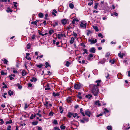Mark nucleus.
Listing matches in <instances>:
<instances>
[{
    "mask_svg": "<svg viewBox=\"0 0 130 130\" xmlns=\"http://www.w3.org/2000/svg\"><path fill=\"white\" fill-rule=\"evenodd\" d=\"M92 91L93 94L95 96L98 95V87L96 85H94L92 89Z\"/></svg>",
    "mask_w": 130,
    "mask_h": 130,
    "instance_id": "1",
    "label": "nucleus"
},
{
    "mask_svg": "<svg viewBox=\"0 0 130 130\" xmlns=\"http://www.w3.org/2000/svg\"><path fill=\"white\" fill-rule=\"evenodd\" d=\"M87 23L85 21H83L80 24V27L81 28H86Z\"/></svg>",
    "mask_w": 130,
    "mask_h": 130,
    "instance_id": "2",
    "label": "nucleus"
},
{
    "mask_svg": "<svg viewBox=\"0 0 130 130\" xmlns=\"http://www.w3.org/2000/svg\"><path fill=\"white\" fill-rule=\"evenodd\" d=\"M88 41L90 42L91 44H93L97 42V40L96 39H94L93 38L89 39H88Z\"/></svg>",
    "mask_w": 130,
    "mask_h": 130,
    "instance_id": "3",
    "label": "nucleus"
},
{
    "mask_svg": "<svg viewBox=\"0 0 130 130\" xmlns=\"http://www.w3.org/2000/svg\"><path fill=\"white\" fill-rule=\"evenodd\" d=\"M81 87V85L79 84H75L74 85V88L76 89H80Z\"/></svg>",
    "mask_w": 130,
    "mask_h": 130,
    "instance_id": "4",
    "label": "nucleus"
},
{
    "mask_svg": "<svg viewBox=\"0 0 130 130\" xmlns=\"http://www.w3.org/2000/svg\"><path fill=\"white\" fill-rule=\"evenodd\" d=\"M129 124H127L123 125V129L127 130L130 127H128V126H129Z\"/></svg>",
    "mask_w": 130,
    "mask_h": 130,
    "instance_id": "5",
    "label": "nucleus"
},
{
    "mask_svg": "<svg viewBox=\"0 0 130 130\" xmlns=\"http://www.w3.org/2000/svg\"><path fill=\"white\" fill-rule=\"evenodd\" d=\"M125 54L124 53H121V52L119 53H118V56L121 58H123V56H124Z\"/></svg>",
    "mask_w": 130,
    "mask_h": 130,
    "instance_id": "6",
    "label": "nucleus"
},
{
    "mask_svg": "<svg viewBox=\"0 0 130 130\" xmlns=\"http://www.w3.org/2000/svg\"><path fill=\"white\" fill-rule=\"evenodd\" d=\"M57 37L59 39H61L63 37V35L62 34H58L57 35Z\"/></svg>",
    "mask_w": 130,
    "mask_h": 130,
    "instance_id": "7",
    "label": "nucleus"
},
{
    "mask_svg": "<svg viewBox=\"0 0 130 130\" xmlns=\"http://www.w3.org/2000/svg\"><path fill=\"white\" fill-rule=\"evenodd\" d=\"M90 112L88 110H86L85 114L88 116L89 117H90Z\"/></svg>",
    "mask_w": 130,
    "mask_h": 130,
    "instance_id": "8",
    "label": "nucleus"
},
{
    "mask_svg": "<svg viewBox=\"0 0 130 130\" xmlns=\"http://www.w3.org/2000/svg\"><path fill=\"white\" fill-rule=\"evenodd\" d=\"M61 22L63 24L65 25L67 23V20L66 19H63L61 20Z\"/></svg>",
    "mask_w": 130,
    "mask_h": 130,
    "instance_id": "9",
    "label": "nucleus"
},
{
    "mask_svg": "<svg viewBox=\"0 0 130 130\" xmlns=\"http://www.w3.org/2000/svg\"><path fill=\"white\" fill-rule=\"evenodd\" d=\"M53 95L54 97L58 96L59 95V93L58 92L55 93L54 92L53 93Z\"/></svg>",
    "mask_w": 130,
    "mask_h": 130,
    "instance_id": "10",
    "label": "nucleus"
},
{
    "mask_svg": "<svg viewBox=\"0 0 130 130\" xmlns=\"http://www.w3.org/2000/svg\"><path fill=\"white\" fill-rule=\"evenodd\" d=\"M90 52L91 53H94L95 52V49L94 47H92L90 48Z\"/></svg>",
    "mask_w": 130,
    "mask_h": 130,
    "instance_id": "11",
    "label": "nucleus"
},
{
    "mask_svg": "<svg viewBox=\"0 0 130 130\" xmlns=\"http://www.w3.org/2000/svg\"><path fill=\"white\" fill-rule=\"evenodd\" d=\"M67 101L68 102L70 103L71 102L72 100L71 97H69L67 98Z\"/></svg>",
    "mask_w": 130,
    "mask_h": 130,
    "instance_id": "12",
    "label": "nucleus"
},
{
    "mask_svg": "<svg viewBox=\"0 0 130 130\" xmlns=\"http://www.w3.org/2000/svg\"><path fill=\"white\" fill-rule=\"evenodd\" d=\"M27 74V73L25 70H23L22 72V75L23 76H24Z\"/></svg>",
    "mask_w": 130,
    "mask_h": 130,
    "instance_id": "13",
    "label": "nucleus"
},
{
    "mask_svg": "<svg viewBox=\"0 0 130 130\" xmlns=\"http://www.w3.org/2000/svg\"><path fill=\"white\" fill-rule=\"evenodd\" d=\"M75 38L74 37H72L71 39V40H70V42L71 44H72L74 42V39Z\"/></svg>",
    "mask_w": 130,
    "mask_h": 130,
    "instance_id": "14",
    "label": "nucleus"
},
{
    "mask_svg": "<svg viewBox=\"0 0 130 130\" xmlns=\"http://www.w3.org/2000/svg\"><path fill=\"white\" fill-rule=\"evenodd\" d=\"M8 94L10 96H11L13 94V92L12 91L10 90L8 92Z\"/></svg>",
    "mask_w": 130,
    "mask_h": 130,
    "instance_id": "15",
    "label": "nucleus"
},
{
    "mask_svg": "<svg viewBox=\"0 0 130 130\" xmlns=\"http://www.w3.org/2000/svg\"><path fill=\"white\" fill-rule=\"evenodd\" d=\"M99 101L98 100L96 101H95V104L96 105H98L99 106H100L101 105V104L99 103Z\"/></svg>",
    "mask_w": 130,
    "mask_h": 130,
    "instance_id": "16",
    "label": "nucleus"
},
{
    "mask_svg": "<svg viewBox=\"0 0 130 130\" xmlns=\"http://www.w3.org/2000/svg\"><path fill=\"white\" fill-rule=\"evenodd\" d=\"M57 13V11L55 9H54L53 10V11L52 12V14L54 15V16H56V13Z\"/></svg>",
    "mask_w": 130,
    "mask_h": 130,
    "instance_id": "17",
    "label": "nucleus"
},
{
    "mask_svg": "<svg viewBox=\"0 0 130 130\" xmlns=\"http://www.w3.org/2000/svg\"><path fill=\"white\" fill-rule=\"evenodd\" d=\"M39 17L40 18H42L43 17V14L41 12H40L38 14Z\"/></svg>",
    "mask_w": 130,
    "mask_h": 130,
    "instance_id": "18",
    "label": "nucleus"
},
{
    "mask_svg": "<svg viewBox=\"0 0 130 130\" xmlns=\"http://www.w3.org/2000/svg\"><path fill=\"white\" fill-rule=\"evenodd\" d=\"M93 56L92 54H91L89 55L88 57V60H90L91 58L93 57Z\"/></svg>",
    "mask_w": 130,
    "mask_h": 130,
    "instance_id": "19",
    "label": "nucleus"
},
{
    "mask_svg": "<svg viewBox=\"0 0 130 130\" xmlns=\"http://www.w3.org/2000/svg\"><path fill=\"white\" fill-rule=\"evenodd\" d=\"M12 123V120H10L9 121H7L6 122V124H11Z\"/></svg>",
    "mask_w": 130,
    "mask_h": 130,
    "instance_id": "20",
    "label": "nucleus"
},
{
    "mask_svg": "<svg viewBox=\"0 0 130 130\" xmlns=\"http://www.w3.org/2000/svg\"><path fill=\"white\" fill-rule=\"evenodd\" d=\"M73 115V113L69 112L68 113L67 116L69 118H70Z\"/></svg>",
    "mask_w": 130,
    "mask_h": 130,
    "instance_id": "21",
    "label": "nucleus"
},
{
    "mask_svg": "<svg viewBox=\"0 0 130 130\" xmlns=\"http://www.w3.org/2000/svg\"><path fill=\"white\" fill-rule=\"evenodd\" d=\"M37 80V79L36 78H34V77H32L31 79H30V81L32 82H36Z\"/></svg>",
    "mask_w": 130,
    "mask_h": 130,
    "instance_id": "22",
    "label": "nucleus"
},
{
    "mask_svg": "<svg viewBox=\"0 0 130 130\" xmlns=\"http://www.w3.org/2000/svg\"><path fill=\"white\" fill-rule=\"evenodd\" d=\"M69 6V7L72 9H73L74 7V5L72 3L70 4Z\"/></svg>",
    "mask_w": 130,
    "mask_h": 130,
    "instance_id": "23",
    "label": "nucleus"
},
{
    "mask_svg": "<svg viewBox=\"0 0 130 130\" xmlns=\"http://www.w3.org/2000/svg\"><path fill=\"white\" fill-rule=\"evenodd\" d=\"M92 96L91 94H89L88 95H86V97L87 98H88L89 99H90Z\"/></svg>",
    "mask_w": 130,
    "mask_h": 130,
    "instance_id": "24",
    "label": "nucleus"
},
{
    "mask_svg": "<svg viewBox=\"0 0 130 130\" xmlns=\"http://www.w3.org/2000/svg\"><path fill=\"white\" fill-rule=\"evenodd\" d=\"M36 116V115H34L33 114H32L31 116L30 117V118L31 119H33Z\"/></svg>",
    "mask_w": 130,
    "mask_h": 130,
    "instance_id": "25",
    "label": "nucleus"
},
{
    "mask_svg": "<svg viewBox=\"0 0 130 130\" xmlns=\"http://www.w3.org/2000/svg\"><path fill=\"white\" fill-rule=\"evenodd\" d=\"M1 73L2 75H6L7 74V72H6L5 73L3 71H2L1 72Z\"/></svg>",
    "mask_w": 130,
    "mask_h": 130,
    "instance_id": "26",
    "label": "nucleus"
},
{
    "mask_svg": "<svg viewBox=\"0 0 130 130\" xmlns=\"http://www.w3.org/2000/svg\"><path fill=\"white\" fill-rule=\"evenodd\" d=\"M53 33H54V31L52 29L50 30L49 31V33L50 35H51Z\"/></svg>",
    "mask_w": 130,
    "mask_h": 130,
    "instance_id": "27",
    "label": "nucleus"
},
{
    "mask_svg": "<svg viewBox=\"0 0 130 130\" xmlns=\"http://www.w3.org/2000/svg\"><path fill=\"white\" fill-rule=\"evenodd\" d=\"M58 22H55L54 23H53V27H55L56 26H58Z\"/></svg>",
    "mask_w": 130,
    "mask_h": 130,
    "instance_id": "28",
    "label": "nucleus"
},
{
    "mask_svg": "<svg viewBox=\"0 0 130 130\" xmlns=\"http://www.w3.org/2000/svg\"><path fill=\"white\" fill-rule=\"evenodd\" d=\"M4 121L3 120L1 119H0V125H2L4 123Z\"/></svg>",
    "mask_w": 130,
    "mask_h": 130,
    "instance_id": "29",
    "label": "nucleus"
},
{
    "mask_svg": "<svg viewBox=\"0 0 130 130\" xmlns=\"http://www.w3.org/2000/svg\"><path fill=\"white\" fill-rule=\"evenodd\" d=\"M59 110L60 111V113H62L63 111V110L62 109V107L61 106H60L59 107Z\"/></svg>",
    "mask_w": 130,
    "mask_h": 130,
    "instance_id": "30",
    "label": "nucleus"
},
{
    "mask_svg": "<svg viewBox=\"0 0 130 130\" xmlns=\"http://www.w3.org/2000/svg\"><path fill=\"white\" fill-rule=\"evenodd\" d=\"M81 93L80 92H78V95H77V97L79 99H81L82 98V97L81 96Z\"/></svg>",
    "mask_w": 130,
    "mask_h": 130,
    "instance_id": "31",
    "label": "nucleus"
},
{
    "mask_svg": "<svg viewBox=\"0 0 130 130\" xmlns=\"http://www.w3.org/2000/svg\"><path fill=\"white\" fill-rule=\"evenodd\" d=\"M109 111L108 110H107V108H105L104 109V113L106 114Z\"/></svg>",
    "mask_w": 130,
    "mask_h": 130,
    "instance_id": "32",
    "label": "nucleus"
},
{
    "mask_svg": "<svg viewBox=\"0 0 130 130\" xmlns=\"http://www.w3.org/2000/svg\"><path fill=\"white\" fill-rule=\"evenodd\" d=\"M80 113L82 114L84 116H85V114L83 112V110L82 108H80Z\"/></svg>",
    "mask_w": 130,
    "mask_h": 130,
    "instance_id": "33",
    "label": "nucleus"
},
{
    "mask_svg": "<svg viewBox=\"0 0 130 130\" xmlns=\"http://www.w3.org/2000/svg\"><path fill=\"white\" fill-rule=\"evenodd\" d=\"M45 65H44V66H45L46 68H47L49 66H50V65H49V64L48 62H46L45 63Z\"/></svg>",
    "mask_w": 130,
    "mask_h": 130,
    "instance_id": "34",
    "label": "nucleus"
},
{
    "mask_svg": "<svg viewBox=\"0 0 130 130\" xmlns=\"http://www.w3.org/2000/svg\"><path fill=\"white\" fill-rule=\"evenodd\" d=\"M7 93L6 92L4 93L3 94H2V96H3L4 98H6V95H7Z\"/></svg>",
    "mask_w": 130,
    "mask_h": 130,
    "instance_id": "35",
    "label": "nucleus"
},
{
    "mask_svg": "<svg viewBox=\"0 0 130 130\" xmlns=\"http://www.w3.org/2000/svg\"><path fill=\"white\" fill-rule=\"evenodd\" d=\"M93 28L96 31H98V27L97 26H93Z\"/></svg>",
    "mask_w": 130,
    "mask_h": 130,
    "instance_id": "36",
    "label": "nucleus"
},
{
    "mask_svg": "<svg viewBox=\"0 0 130 130\" xmlns=\"http://www.w3.org/2000/svg\"><path fill=\"white\" fill-rule=\"evenodd\" d=\"M90 2L88 3V5L90 6L91 5L93 4V1L92 0H90Z\"/></svg>",
    "mask_w": 130,
    "mask_h": 130,
    "instance_id": "37",
    "label": "nucleus"
},
{
    "mask_svg": "<svg viewBox=\"0 0 130 130\" xmlns=\"http://www.w3.org/2000/svg\"><path fill=\"white\" fill-rule=\"evenodd\" d=\"M83 120H84L86 122H88L89 121V119L88 118H86L85 117H84L83 118Z\"/></svg>",
    "mask_w": 130,
    "mask_h": 130,
    "instance_id": "38",
    "label": "nucleus"
},
{
    "mask_svg": "<svg viewBox=\"0 0 130 130\" xmlns=\"http://www.w3.org/2000/svg\"><path fill=\"white\" fill-rule=\"evenodd\" d=\"M73 35L74 36L75 38H77V34L75 33L74 32V31L73 32Z\"/></svg>",
    "mask_w": 130,
    "mask_h": 130,
    "instance_id": "39",
    "label": "nucleus"
},
{
    "mask_svg": "<svg viewBox=\"0 0 130 130\" xmlns=\"http://www.w3.org/2000/svg\"><path fill=\"white\" fill-rule=\"evenodd\" d=\"M4 62L5 64H7L8 61L6 59H4Z\"/></svg>",
    "mask_w": 130,
    "mask_h": 130,
    "instance_id": "40",
    "label": "nucleus"
},
{
    "mask_svg": "<svg viewBox=\"0 0 130 130\" xmlns=\"http://www.w3.org/2000/svg\"><path fill=\"white\" fill-rule=\"evenodd\" d=\"M98 36L99 37H100L102 38L103 37V36L101 33L98 34Z\"/></svg>",
    "mask_w": 130,
    "mask_h": 130,
    "instance_id": "41",
    "label": "nucleus"
},
{
    "mask_svg": "<svg viewBox=\"0 0 130 130\" xmlns=\"http://www.w3.org/2000/svg\"><path fill=\"white\" fill-rule=\"evenodd\" d=\"M107 128L108 130H111L112 128L111 126H108L107 127Z\"/></svg>",
    "mask_w": 130,
    "mask_h": 130,
    "instance_id": "42",
    "label": "nucleus"
},
{
    "mask_svg": "<svg viewBox=\"0 0 130 130\" xmlns=\"http://www.w3.org/2000/svg\"><path fill=\"white\" fill-rule=\"evenodd\" d=\"M53 112H52V111H51L49 113V114H48V116H53Z\"/></svg>",
    "mask_w": 130,
    "mask_h": 130,
    "instance_id": "43",
    "label": "nucleus"
},
{
    "mask_svg": "<svg viewBox=\"0 0 130 130\" xmlns=\"http://www.w3.org/2000/svg\"><path fill=\"white\" fill-rule=\"evenodd\" d=\"M66 128V127L63 125H61L60 126V128L61 129H65Z\"/></svg>",
    "mask_w": 130,
    "mask_h": 130,
    "instance_id": "44",
    "label": "nucleus"
},
{
    "mask_svg": "<svg viewBox=\"0 0 130 130\" xmlns=\"http://www.w3.org/2000/svg\"><path fill=\"white\" fill-rule=\"evenodd\" d=\"M48 102L47 101H46L45 103L44 104V105L46 107H47L48 106Z\"/></svg>",
    "mask_w": 130,
    "mask_h": 130,
    "instance_id": "45",
    "label": "nucleus"
},
{
    "mask_svg": "<svg viewBox=\"0 0 130 130\" xmlns=\"http://www.w3.org/2000/svg\"><path fill=\"white\" fill-rule=\"evenodd\" d=\"M70 64V63L68 61H67L66 63V65L67 67H68Z\"/></svg>",
    "mask_w": 130,
    "mask_h": 130,
    "instance_id": "46",
    "label": "nucleus"
},
{
    "mask_svg": "<svg viewBox=\"0 0 130 130\" xmlns=\"http://www.w3.org/2000/svg\"><path fill=\"white\" fill-rule=\"evenodd\" d=\"M38 22V21H36L35 22H32V23H33L35 25H36V26H37V23Z\"/></svg>",
    "mask_w": 130,
    "mask_h": 130,
    "instance_id": "47",
    "label": "nucleus"
},
{
    "mask_svg": "<svg viewBox=\"0 0 130 130\" xmlns=\"http://www.w3.org/2000/svg\"><path fill=\"white\" fill-rule=\"evenodd\" d=\"M27 48L28 49H29L30 48V44L29 43L27 45Z\"/></svg>",
    "mask_w": 130,
    "mask_h": 130,
    "instance_id": "48",
    "label": "nucleus"
},
{
    "mask_svg": "<svg viewBox=\"0 0 130 130\" xmlns=\"http://www.w3.org/2000/svg\"><path fill=\"white\" fill-rule=\"evenodd\" d=\"M11 126L10 125H9L7 127V130H11Z\"/></svg>",
    "mask_w": 130,
    "mask_h": 130,
    "instance_id": "49",
    "label": "nucleus"
},
{
    "mask_svg": "<svg viewBox=\"0 0 130 130\" xmlns=\"http://www.w3.org/2000/svg\"><path fill=\"white\" fill-rule=\"evenodd\" d=\"M53 123L55 124H58L57 121L56 120H55L53 121Z\"/></svg>",
    "mask_w": 130,
    "mask_h": 130,
    "instance_id": "50",
    "label": "nucleus"
},
{
    "mask_svg": "<svg viewBox=\"0 0 130 130\" xmlns=\"http://www.w3.org/2000/svg\"><path fill=\"white\" fill-rule=\"evenodd\" d=\"M98 3H96L95 4V5L94 6V8L95 9L97 8L98 7Z\"/></svg>",
    "mask_w": 130,
    "mask_h": 130,
    "instance_id": "51",
    "label": "nucleus"
},
{
    "mask_svg": "<svg viewBox=\"0 0 130 130\" xmlns=\"http://www.w3.org/2000/svg\"><path fill=\"white\" fill-rule=\"evenodd\" d=\"M39 34L40 35H41L43 36H44L46 35H47V33H46L45 34H42L40 32L39 33Z\"/></svg>",
    "mask_w": 130,
    "mask_h": 130,
    "instance_id": "52",
    "label": "nucleus"
},
{
    "mask_svg": "<svg viewBox=\"0 0 130 130\" xmlns=\"http://www.w3.org/2000/svg\"><path fill=\"white\" fill-rule=\"evenodd\" d=\"M43 66V64H40L38 65L37 66L38 68H41Z\"/></svg>",
    "mask_w": 130,
    "mask_h": 130,
    "instance_id": "53",
    "label": "nucleus"
},
{
    "mask_svg": "<svg viewBox=\"0 0 130 130\" xmlns=\"http://www.w3.org/2000/svg\"><path fill=\"white\" fill-rule=\"evenodd\" d=\"M54 130H60L59 128L57 127H54Z\"/></svg>",
    "mask_w": 130,
    "mask_h": 130,
    "instance_id": "54",
    "label": "nucleus"
},
{
    "mask_svg": "<svg viewBox=\"0 0 130 130\" xmlns=\"http://www.w3.org/2000/svg\"><path fill=\"white\" fill-rule=\"evenodd\" d=\"M110 62L112 64H113L115 62V61L114 60H110Z\"/></svg>",
    "mask_w": 130,
    "mask_h": 130,
    "instance_id": "55",
    "label": "nucleus"
},
{
    "mask_svg": "<svg viewBox=\"0 0 130 130\" xmlns=\"http://www.w3.org/2000/svg\"><path fill=\"white\" fill-rule=\"evenodd\" d=\"M7 11L8 12H12V10L10 9L9 8H8Z\"/></svg>",
    "mask_w": 130,
    "mask_h": 130,
    "instance_id": "56",
    "label": "nucleus"
},
{
    "mask_svg": "<svg viewBox=\"0 0 130 130\" xmlns=\"http://www.w3.org/2000/svg\"><path fill=\"white\" fill-rule=\"evenodd\" d=\"M17 4V2H13V4H14V7H15L17 8V6L16 5V4Z\"/></svg>",
    "mask_w": 130,
    "mask_h": 130,
    "instance_id": "57",
    "label": "nucleus"
},
{
    "mask_svg": "<svg viewBox=\"0 0 130 130\" xmlns=\"http://www.w3.org/2000/svg\"><path fill=\"white\" fill-rule=\"evenodd\" d=\"M80 122L82 123H85L86 122L84 120H80Z\"/></svg>",
    "mask_w": 130,
    "mask_h": 130,
    "instance_id": "58",
    "label": "nucleus"
},
{
    "mask_svg": "<svg viewBox=\"0 0 130 130\" xmlns=\"http://www.w3.org/2000/svg\"><path fill=\"white\" fill-rule=\"evenodd\" d=\"M73 117L75 118L77 116V113H75L74 114H73V115H72Z\"/></svg>",
    "mask_w": 130,
    "mask_h": 130,
    "instance_id": "59",
    "label": "nucleus"
},
{
    "mask_svg": "<svg viewBox=\"0 0 130 130\" xmlns=\"http://www.w3.org/2000/svg\"><path fill=\"white\" fill-rule=\"evenodd\" d=\"M83 51L86 54H87L88 53V50L86 49H83Z\"/></svg>",
    "mask_w": 130,
    "mask_h": 130,
    "instance_id": "60",
    "label": "nucleus"
},
{
    "mask_svg": "<svg viewBox=\"0 0 130 130\" xmlns=\"http://www.w3.org/2000/svg\"><path fill=\"white\" fill-rule=\"evenodd\" d=\"M110 55V54L109 53H106V55H105V56L106 57H109V56Z\"/></svg>",
    "mask_w": 130,
    "mask_h": 130,
    "instance_id": "61",
    "label": "nucleus"
},
{
    "mask_svg": "<svg viewBox=\"0 0 130 130\" xmlns=\"http://www.w3.org/2000/svg\"><path fill=\"white\" fill-rule=\"evenodd\" d=\"M35 37V35H33L31 37L32 39L34 40Z\"/></svg>",
    "mask_w": 130,
    "mask_h": 130,
    "instance_id": "62",
    "label": "nucleus"
},
{
    "mask_svg": "<svg viewBox=\"0 0 130 130\" xmlns=\"http://www.w3.org/2000/svg\"><path fill=\"white\" fill-rule=\"evenodd\" d=\"M37 127L38 128V130H42V128L40 126H38Z\"/></svg>",
    "mask_w": 130,
    "mask_h": 130,
    "instance_id": "63",
    "label": "nucleus"
},
{
    "mask_svg": "<svg viewBox=\"0 0 130 130\" xmlns=\"http://www.w3.org/2000/svg\"><path fill=\"white\" fill-rule=\"evenodd\" d=\"M38 123L37 122H32V124L34 125H37Z\"/></svg>",
    "mask_w": 130,
    "mask_h": 130,
    "instance_id": "64",
    "label": "nucleus"
}]
</instances>
